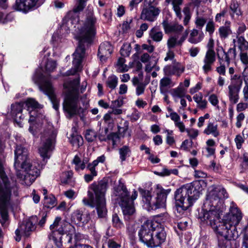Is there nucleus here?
Returning a JSON list of instances; mask_svg holds the SVG:
<instances>
[{
	"instance_id": "obj_44",
	"label": "nucleus",
	"mask_w": 248,
	"mask_h": 248,
	"mask_svg": "<svg viewBox=\"0 0 248 248\" xmlns=\"http://www.w3.org/2000/svg\"><path fill=\"white\" fill-rule=\"evenodd\" d=\"M183 12L184 14L183 24L185 26H187L191 17V13L190 9L188 6H185L183 9Z\"/></svg>"
},
{
	"instance_id": "obj_14",
	"label": "nucleus",
	"mask_w": 248,
	"mask_h": 248,
	"mask_svg": "<svg viewBox=\"0 0 248 248\" xmlns=\"http://www.w3.org/2000/svg\"><path fill=\"white\" fill-rule=\"evenodd\" d=\"M219 196H218V194L217 193V190L216 187L215 186H212L210 187L209 189V191L207 194L206 200V202L204 204V206L208 204V205L211 204L212 206L211 208L209 210H207L206 209H202V212L201 213L200 216V218L201 219V217L203 216L204 212H208L211 211H217V213L218 214L219 217H220V213L219 211L216 208V207L218 205V202L220 201ZM220 219V218H219Z\"/></svg>"
},
{
	"instance_id": "obj_6",
	"label": "nucleus",
	"mask_w": 248,
	"mask_h": 248,
	"mask_svg": "<svg viewBox=\"0 0 248 248\" xmlns=\"http://www.w3.org/2000/svg\"><path fill=\"white\" fill-rule=\"evenodd\" d=\"M108 187V182L104 179L93 182L89 187L88 195L99 218L105 217L107 214L105 193Z\"/></svg>"
},
{
	"instance_id": "obj_58",
	"label": "nucleus",
	"mask_w": 248,
	"mask_h": 248,
	"mask_svg": "<svg viewBox=\"0 0 248 248\" xmlns=\"http://www.w3.org/2000/svg\"><path fill=\"white\" fill-rule=\"evenodd\" d=\"M244 136L240 134L237 135L234 139L236 147L238 149L242 148V144L244 142Z\"/></svg>"
},
{
	"instance_id": "obj_22",
	"label": "nucleus",
	"mask_w": 248,
	"mask_h": 248,
	"mask_svg": "<svg viewBox=\"0 0 248 248\" xmlns=\"http://www.w3.org/2000/svg\"><path fill=\"white\" fill-rule=\"evenodd\" d=\"M112 52V46L108 42L102 43L99 47L98 56L100 60L102 62L106 61L107 58L110 56Z\"/></svg>"
},
{
	"instance_id": "obj_31",
	"label": "nucleus",
	"mask_w": 248,
	"mask_h": 248,
	"mask_svg": "<svg viewBox=\"0 0 248 248\" xmlns=\"http://www.w3.org/2000/svg\"><path fill=\"white\" fill-rule=\"evenodd\" d=\"M193 100L197 103V107L203 110L207 108V101L203 99V95L201 93L195 94L193 97Z\"/></svg>"
},
{
	"instance_id": "obj_62",
	"label": "nucleus",
	"mask_w": 248,
	"mask_h": 248,
	"mask_svg": "<svg viewBox=\"0 0 248 248\" xmlns=\"http://www.w3.org/2000/svg\"><path fill=\"white\" fill-rule=\"evenodd\" d=\"M97 162L93 161L90 163H89L86 168L90 171V173H92L93 175H97V172L95 170V167L97 166Z\"/></svg>"
},
{
	"instance_id": "obj_12",
	"label": "nucleus",
	"mask_w": 248,
	"mask_h": 248,
	"mask_svg": "<svg viewBox=\"0 0 248 248\" xmlns=\"http://www.w3.org/2000/svg\"><path fill=\"white\" fill-rule=\"evenodd\" d=\"M38 86L40 90L47 95L53 105V108L56 110H58L60 101L56 97L54 88L49 80L42 78L39 82Z\"/></svg>"
},
{
	"instance_id": "obj_16",
	"label": "nucleus",
	"mask_w": 248,
	"mask_h": 248,
	"mask_svg": "<svg viewBox=\"0 0 248 248\" xmlns=\"http://www.w3.org/2000/svg\"><path fill=\"white\" fill-rule=\"evenodd\" d=\"M28 150L21 145H17L15 150V169L20 168L23 163L30 161L28 157Z\"/></svg>"
},
{
	"instance_id": "obj_3",
	"label": "nucleus",
	"mask_w": 248,
	"mask_h": 248,
	"mask_svg": "<svg viewBox=\"0 0 248 248\" xmlns=\"http://www.w3.org/2000/svg\"><path fill=\"white\" fill-rule=\"evenodd\" d=\"M5 155L0 149V222L3 227L9 224L7 205L10 200L17 201L19 191L16 182L11 181L4 171Z\"/></svg>"
},
{
	"instance_id": "obj_26",
	"label": "nucleus",
	"mask_w": 248,
	"mask_h": 248,
	"mask_svg": "<svg viewBox=\"0 0 248 248\" xmlns=\"http://www.w3.org/2000/svg\"><path fill=\"white\" fill-rule=\"evenodd\" d=\"M131 81L133 85L136 88V94L137 96H140L143 94L148 83L140 82L139 78L137 77L133 78Z\"/></svg>"
},
{
	"instance_id": "obj_54",
	"label": "nucleus",
	"mask_w": 248,
	"mask_h": 248,
	"mask_svg": "<svg viewBox=\"0 0 248 248\" xmlns=\"http://www.w3.org/2000/svg\"><path fill=\"white\" fill-rule=\"evenodd\" d=\"M240 59L241 62L245 65L244 71H248V54L247 52H241L240 54Z\"/></svg>"
},
{
	"instance_id": "obj_51",
	"label": "nucleus",
	"mask_w": 248,
	"mask_h": 248,
	"mask_svg": "<svg viewBox=\"0 0 248 248\" xmlns=\"http://www.w3.org/2000/svg\"><path fill=\"white\" fill-rule=\"evenodd\" d=\"M107 139H108V140L111 141L112 147L115 148L117 142L120 140V137L117 133L112 132L107 136Z\"/></svg>"
},
{
	"instance_id": "obj_61",
	"label": "nucleus",
	"mask_w": 248,
	"mask_h": 248,
	"mask_svg": "<svg viewBox=\"0 0 248 248\" xmlns=\"http://www.w3.org/2000/svg\"><path fill=\"white\" fill-rule=\"evenodd\" d=\"M243 161L241 166L244 170H248V153H244L242 156Z\"/></svg>"
},
{
	"instance_id": "obj_10",
	"label": "nucleus",
	"mask_w": 248,
	"mask_h": 248,
	"mask_svg": "<svg viewBox=\"0 0 248 248\" xmlns=\"http://www.w3.org/2000/svg\"><path fill=\"white\" fill-rule=\"evenodd\" d=\"M24 105L27 108V110L30 114V118L29 120V123L30 126L29 128V131L34 136H35L38 131L40 130L39 129V124L37 123L39 118L38 117L34 116L36 115V109L41 108V105L34 99L29 98L24 102Z\"/></svg>"
},
{
	"instance_id": "obj_17",
	"label": "nucleus",
	"mask_w": 248,
	"mask_h": 248,
	"mask_svg": "<svg viewBox=\"0 0 248 248\" xmlns=\"http://www.w3.org/2000/svg\"><path fill=\"white\" fill-rule=\"evenodd\" d=\"M45 1V0H16V5L18 10L27 12L40 6Z\"/></svg>"
},
{
	"instance_id": "obj_13",
	"label": "nucleus",
	"mask_w": 248,
	"mask_h": 248,
	"mask_svg": "<svg viewBox=\"0 0 248 248\" xmlns=\"http://www.w3.org/2000/svg\"><path fill=\"white\" fill-rule=\"evenodd\" d=\"M214 42L210 38L207 44V50L203 60L202 70L205 74H207L212 70V65L216 61V53L214 50Z\"/></svg>"
},
{
	"instance_id": "obj_8",
	"label": "nucleus",
	"mask_w": 248,
	"mask_h": 248,
	"mask_svg": "<svg viewBox=\"0 0 248 248\" xmlns=\"http://www.w3.org/2000/svg\"><path fill=\"white\" fill-rule=\"evenodd\" d=\"M115 194L117 197V199L122 208L124 218H128L129 216L133 215L135 212L134 201L137 198V191L134 190L130 197L129 192L124 184L119 182Z\"/></svg>"
},
{
	"instance_id": "obj_23",
	"label": "nucleus",
	"mask_w": 248,
	"mask_h": 248,
	"mask_svg": "<svg viewBox=\"0 0 248 248\" xmlns=\"http://www.w3.org/2000/svg\"><path fill=\"white\" fill-rule=\"evenodd\" d=\"M162 24L166 33L175 32L178 34L181 32L184 29L182 25L178 23L170 24L167 20H164Z\"/></svg>"
},
{
	"instance_id": "obj_4",
	"label": "nucleus",
	"mask_w": 248,
	"mask_h": 248,
	"mask_svg": "<svg viewBox=\"0 0 248 248\" xmlns=\"http://www.w3.org/2000/svg\"><path fill=\"white\" fill-rule=\"evenodd\" d=\"M204 185L205 183L203 180L195 181L182 186L175 191L174 212L177 217H181L186 210L198 199Z\"/></svg>"
},
{
	"instance_id": "obj_56",
	"label": "nucleus",
	"mask_w": 248,
	"mask_h": 248,
	"mask_svg": "<svg viewBox=\"0 0 248 248\" xmlns=\"http://www.w3.org/2000/svg\"><path fill=\"white\" fill-rule=\"evenodd\" d=\"M177 38V36H173L169 38L167 42V46L169 49L174 48L178 45Z\"/></svg>"
},
{
	"instance_id": "obj_1",
	"label": "nucleus",
	"mask_w": 248,
	"mask_h": 248,
	"mask_svg": "<svg viewBox=\"0 0 248 248\" xmlns=\"http://www.w3.org/2000/svg\"><path fill=\"white\" fill-rule=\"evenodd\" d=\"M242 218V213L233 202L231 203L229 212L223 216L221 221L217 211L205 212L201 217V220L210 225L217 235L220 248H227L230 245V241L238 237L236 227Z\"/></svg>"
},
{
	"instance_id": "obj_7",
	"label": "nucleus",
	"mask_w": 248,
	"mask_h": 248,
	"mask_svg": "<svg viewBox=\"0 0 248 248\" xmlns=\"http://www.w3.org/2000/svg\"><path fill=\"white\" fill-rule=\"evenodd\" d=\"M79 84L78 78L66 81L63 84L66 95L63 104V108L69 117H72L78 112Z\"/></svg>"
},
{
	"instance_id": "obj_21",
	"label": "nucleus",
	"mask_w": 248,
	"mask_h": 248,
	"mask_svg": "<svg viewBox=\"0 0 248 248\" xmlns=\"http://www.w3.org/2000/svg\"><path fill=\"white\" fill-rule=\"evenodd\" d=\"M140 191L142 197V201L144 203L143 206L145 208L148 210L156 209L157 208L155 207V201H152V197L151 192L142 189H140Z\"/></svg>"
},
{
	"instance_id": "obj_53",
	"label": "nucleus",
	"mask_w": 248,
	"mask_h": 248,
	"mask_svg": "<svg viewBox=\"0 0 248 248\" xmlns=\"http://www.w3.org/2000/svg\"><path fill=\"white\" fill-rule=\"evenodd\" d=\"M131 47L129 44H124L120 49V53L123 57H128L130 55Z\"/></svg>"
},
{
	"instance_id": "obj_33",
	"label": "nucleus",
	"mask_w": 248,
	"mask_h": 248,
	"mask_svg": "<svg viewBox=\"0 0 248 248\" xmlns=\"http://www.w3.org/2000/svg\"><path fill=\"white\" fill-rule=\"evenodd\" d=\"M183 3V0H171L173 10L179 20H181L182 18L181 6L182 5Z\"/></svg>"
},
{
	"instance_id": "obj_39",
	"label": "nucleus",
	"mask_w": 248,
	"mask_h": 248,
	"mask_svg": "<svg viewBox=\"0 0 248 248\" xmlns=\"http://www.w3.org/2000/svg\"><path fill=\"white\" fill-rule=\"evenodd\" d=\"M120 158L122 162L126 160L127 157L130 156L131 150L129 146L125 145L119 149Z\"/></svg>"
},
{
	"instance_id": "obj_38",
	"label": "nucleus",
	"mask_w": 248,
	"mask_h": 248,
	"mask_svg": "<svg viewBox=\"0 0 248 248\" xmlns=\"http://www.w3.org/2000/svg\"><path fill=\"white\" fill-rule=\"evenodd\" d=\"M225 60L227 65H229L231 61L235 59L236 56V49L235 47L230 48L227 52H224Z\"/></svg>"
},
{
	"instance_id": "obj_5",
	"label": "nucleus",
	"mask_w": 248,
	"mask_h": 248,
	"mask_svg": "<svg viewBox=\"0 0 248 248\" xmlns=\"http://www.w3.org/2000/svg\"><path fill=\"white\" fill-rule=\"evenodd\" d=\"M138 234L140 240L150 248L160 246L166 238L164 228L155 219H148L144 222Z\"/></svg>"
},
{
	"instance_id": "obj_43",
	"label": "nucleus",
	"mask_w": 248,
	"mask_h": 248,
	"mask_svg": "<svg viewBox=\"0 0 248 248\" xmlns=\"http://www.w3.org/2000/svg\"><path fill=\"white\" fill-rule=\"evenodd\" d=\"M218 32L221 38H226L232 33V30L229 26H221L218 29Z\"/></svg>"
},
{
	"instance_id": "obj_63",
	"label": "nucleus",
	"mask_w": 248,
	"mask_h": 248,
	"mask_svg": "<svg viewBox=\"0 0 248 248\" xmlns=\"http://www.w3.org/2000/svg\"><path fill=\"white\" fill-rule=\"evenodd\" d=\"M192 141L188 140H185L181 145V149L185 151L188 152L190 151V148L192 146Z\"/></svg>"
},
{
	"instance_id": "obj_9",
	"label": "nucleus",
	"mask_w": 248,
	"mask_h": 248,
	"mask_svg": "<svg viewBox=\"0 0 248 248\" xmlns=\"http://www.w3.org/2000/svg\"><path fill=\"white\" fill-rule=\"evenodd\" d=\"M16 175L21 184L31 186L40 175V170L31 164L30 161L23 163L20 168L16 169Z\"/></svg>"
},
{
	"instance_id": "obj_32",
	"label": "nucleus",
	"mask_w": 248,
	"mask_h": 248,
	"mask_svg": "<svg viewBox=\"0 0 248 248\" xmlns=\"http://www.w3.org/2000/svg\"><path fill=\"white\" fill-rule=\"evenodd\" d=\"M24 102L16 103L11 105V114L16 121H17L18 115L22 111Z\"/></svg>"
},
{
	"instance_id": "obj_64",
	"label": "nucleus",
	"mask_w": 248,
	"mask_h": 248,
	"mask_svg": "<svg viewBox=\"0 0 248 248\" xmlns=\"http://www.w3.org/2000/svg\"><path fill=\"white\" fill-rule=\"evenodd\" d=\"M174 174L175 175H177L178 173V170L177 169H171L168 170L167 169H164L162 172L160 173V175L164 176H168L170 174Z\"/></svg>"
},
{
	"instance_id": "obj_60",
	"label": "nucleus",
	"mask_w": 248,
	"mask_h": 248,
	"mask_svg": "<svg viewBox=\"0 0 248 248\" xmlns=\"http://www.w3.org/2000/svg\"><path fill=\"white\" fill-rule=\"evenodd\" d=\"M220 199H227L228 198V194L226 189L221 186L216 187Z\"/></svg>"
},
{
	"instance_id": "obj_46",
	"label": "nucleus",
	"mask_w": 248,
	"mask_h": 248,
	"mask_svg": "<svg viewBox=\"0 0 248 248\" xmlns=\"http://www.w3.org/2000/svg\"><path fill=\"white\" fill-rule=\"evenodd\" d=\"M125 60L124 58H120L117 63V66L118 67V71L120 72H124L127 71L128 70V66L124 64Z\"/></svg>"
},
{
	"instance_id": "obj_50",
	"label": "nucleus",
	"mask_w": 248,
	"mask_h": 248,
	"mask_svg": "<svg viewBox=\"0 0 248 248\" xmlns=\"http://www.w3.org/2000/svg\"><path fill=\"white\" fill-rule=\"evenodd\" d=\"M206 19L202 16H197L195 18V24L196 28L199 30H202L206 23Z\"/></svg>"
},
{
	"instance_id": "obj_25",
	"label": "nucleus",
	"mask_w": 248,
	"mask_h": 248,
	"mask_svg": "<svg viewBox=\"0 0 248 248\" xmlns=\"http://www.w3.org/2000/svg\"><path fill=\"white\" fill-rule=\"evenodd\" d=\"M228 97L230 101L235 104L237 103L239 99V92L241 88L233 87L232 86H228Z\"/></svg>"
},
{
	"instance_id": "obj_30",
	"label": "nucleus",
	"mask_w": 248,
	"mask_h": 248,
	"mask_svg": "<svg viewBox=\"0 0 248 248\" xmlns=\"http://www.w3.org/2000/svg\"><path fill=\"white\" fill-rule=\"evenodd\" d=\"M7 0H0V8L6 9L7 7ZM13 17L11 14H8L5 16L2 12H0V23H6L8 21H11Z\"/></svg>"
},
{
	"instance_id": "obj_19",
	"label": "nucleus",
	"mask_w": 248,
	"mask_h": 248,
	"mask_svg": "<svg viewBox=\"0 0 248 248\" xmlns=\"http://www.w3.org/2000/svg\"><path fill=\"white\" fill-rule=\"evenodd\" d=\"M160 12V9L153 6L143 8L140 14V18L151 22L155 21Z\"/></svg>"
},
{
	"instance_id": "obj_35",
	"label": "nucleus",
	"mask_w": 248,
	"mask_h": 248,
	"mask_svg": "<svg viewBox=\"0 0 248 248\" xmlns=\"http://www.w3.org/2000/svg\"><path fill=\"white\" fill-rule=\"evenodd\" d=\"M231 83L229 86L241 88L243 84V77L240 74H234L230 77Z\"/></svg>"
},
{
	"instance_id": "obj_47",
	"label": "nucleus",
	"mask_w": 248,
	"mask_h": 248,
	"mask_svg": "<svg viewBox=\"0 0 248 248\" xmlns=\"http://www.w3.org/2000/svg\"><path fill=\"white\" fill-rule=\"evenodd\" d=\"M237 42L239 47L241 50L248 49V42L243 36H237Z\"/></svg>"
},
{
	"instance_id": "obj_37",
	"label": "nucleus",
	"mask_w": 248,
	"mask_h": 248,
	"mask_svg": "<svg viewBox=\"0 0 248 248\" xmlns=\"http://www.w3.org/2000/svg\"><path fill=\"white\" fill-rule=\"evenodd\" d=\"M169 73L171 75L180 76L185 70V67L180 63H176L173 66H169Z\"/></svg>"
},
{
	"instance_id": "obj_11",
	"label": "nucleus",
	"mask_w": 248,
	"mask_h": 248,
	"mask_svg": "<svg viewBox=\"0 0 248 248\" xmlns=\"http://www.w3.org/2000/svg\"><path fill=\"white\" fill-rule=\"evenodd\" d=\"M55 137V134L51 130L42 138V145L39 148V153L44 160L50 157V153L54 148Z\"/></svg>"
},
{
	"instance_id": "obj_20",
	"label": "nucleus",
	"mask_w": 248,
	"mask_h": 248,
	"mask_svg": "<svg viewBox=\"0 0 248 248\" xmlns=\"http://www.w3.org/2000/svg\"><path fill=\"white\" fill-rule=\"evenodd\" d=\"M35 229L34 225L31 220H28L26 223H22L15 231L16 240L19 241L21 240L20 233L28 236L30 235V232L34 231Z\"/></svg>"
},
{
	"instance_id": "obj_48",
	"label": "nucleus",
	"mask_w": 248,
	"mask_h": 248,
	"mask_svg": "<svg viewBox=\"0 0 248 248\" xmlns=\"http://www.w3.org/2000/svg\"><path fill=\"white\" fill-rule=\"evenodd\" d=\"M57 63L56 61L52 59L47 60L45 64V68L46 71L53 72L56 68Z\"/></svg>"
},
{
	"instance_id": "obj_41",
	"label": "nucleus",
	"mask_w": 248,
	"mask_h": 248,
	"mask_svg": "<svg viewBox=\"0 0 248 248\" xmlns=\"http://www.w3.org/2000/svg\"><path fill=\"white\" fill-rule=\"evenodd\" d=\"M69 139L70 142L73 146L78 147L82 144L83 139L80 135L73 134Z\"/></svg>"
},
{
	"instance_id": "obj_49",
	"label": "nucleus",
	"mask_w": 248,
	"mask_h": 248,
	"mask_svg": "<svg viewBox=\"0 0 248 248\" xmlns=\"http://www.w3.org/2000/svg\"><path fill=\"white\" fill-rule=\"evenodd\" d=\"M171 94L173 97L182 98L185 94V91L182 87L179 86L172 90Z\"/></svg>"
},
{
	"instance_id": "obj_24",
	"label": "nucleus",
	"mask_w": 248,
	"mask_h": 248,
	"mask_svg": "<svg viewBox=\"0 0 248 248\" xmlns=\"http://www.w3.org/2000/svg\"><path fill=\"white\" fill-rule=\"evenodd\" d=\"M197 29H192L190 32L188 41L194 44H196L201 42L204 37L202 31Z\"/></svg>"
},
{
	"instance_id": "obj_15",
	"label": "nucleus",
	"mask_w": 248,
	"mask_h": 248,
	"mask_svg": "<svg viewBox=\"0 0 248 248\" xmlns=\"http://www.w3.org/2000/svg\"><path fill=\"white\" fill-rule=\"evenodd\" d=\"M71 225L68 222L62 220L61 217H57L55 218L54 222L50 226V229L52 231V235L54 240L57 238L56 233H58L60 235L66 233L68 229L71 227Z\"/></svg>"
},
{
	"instance_id": "obj_28",
	"label": "nucleus",
	"mask_w": 248,
	"mask_h": 248,
	"mask_svg": "<svg viewBox=\"0 0 248 248\" xmlns=\"http://www.w3.org/2000/svg\"><path fill=\"white\" fill-rule=\"evenodd\" d=\"M174 84L172 83L170 78L168 77H164L160 81L159 88L161 93L166 94L168 90L173 87Z\"/></svg>"
},
{
	"instance_id": "obj_59",
	"label": "nucleus",
	"mask_w": 248,
	"mask_h": 248,
	"mask_svg": "<svg viewBox=\"0 0 248 248\" xmlns=\"http://www.w3.org/2000/svg\"><path fill=\"white\" fill-rule=\"evenodd\" d=\"M215 30V25L212 20L209 21L206 25V31L211 36Z\"/></svg>"
},
{
	"instance_id": "obj_55",
	"label": "nucleus",
	"mask_w": 248,
	"mask_h": 248,
	"mask_svg": "<svg viewBox=\"0 0 248 248\" xmlns=\"http://www.w3.org/2000/svg\"><path fill=\"white\" fill-rule=\"evenodd\" d=\"M73 175L72 171L63 172L61 176V181L62 183L66 184L71 179Z\"/></svg>"
},
{
	"instance_id": "obj_42",
	"label": "nucleus",
	"mask_w": 248,
	"mask_h": 248,
	"mask_svg": "<svg viewBox=\"0 0 248 248\" xmlns=\"http://www.w3.org/2000/svg\"><path fill=\"white\" fill-rule=\"evenodd\" d=\"M118 82V78L113 75L108 77L106 81L107 85L111 89H114L117 86Z\"/></svg>"
},
{
	"instance_id": "obj_45",
	"label": "nucleus",
	"mask_w": 248,
	"mask_h": 248,
	"mask_svg": "<svg viewBox=\"0 0 248 248\" xmlns=\"http://www.w3.org/2000/svg\"><path fill=\"white\" fill-rule=\"evenodd\" d=\"M56 199L53 196L49 197L45 196L44 200V204L47 208H52L55 205Z\"/></svg>"
},
{
	"instance_id": "obj_18",
	"label": "nucleus",
	"mask_w": 248,
	"mask_h": 248,
	"mask_svg": "<svg viewBox=\"0 0 248 248\" xmlns=\"http://www.w3.org/2000/svg\"><path fill=\"white\" fill-rule=\"evenodd\" d=\"M170 192V189H165L160 185L156 186L155 193L156 197L155 201V207L157 209L165 206L167 196Z\"/></svg>"
},
{
	"instance_id": "obj_2",
	"label": "nucleus",
	"mask_w": 248,
	"mask_h": 248,
	"mask_svg": "<svg viewBox=\"0 0 248 248\" xmlns=\"http://www.w3.org/2000/svg\"><path fill=\"white\" fill-rule=\"evenodd\" d=\"M96 18L91 14L87 16L82 26L80 28L78 27V30L76 31V37L78 40V45L73 54V67L67 71L63 76L73 75L81 70L82 62L85 55V46L92 42L96 33Z\"/></svg>"
},
{
	"instance_id": "obj_52",
	"label": "nucleus",
	"mask_w": 248,
	"mask_h": 248,
	"mask_svg": "<svg viewBox=\"0 0 248 248\" xmlns=\"http://www.w3.org/2000/svg\"><path fill=\"white\" fill-rule=\"evenodd\" d=\"M85 137L88 142L93 141L96 137L95 132L93 130H87L85 132Z\"/></svg>"
},
{
	"instance_id": "obj_40",
	"label": "nucleus",
	"mask_w": 248,
	"mask_h": 248,
	"mask_svg": "<svg viewBox=\"0 0 248 248\" xmlns=\"http://www.w3.org/2000/svg\"><path fill=\"white\" fill-rule=\"evenodd\" d=\"M82 212L79 210H77L72 213L71 220L76 224H79L81 222L84 223V221H82Z\"/></svg>"
},
{
	"instance_id": "obj_27",
	"label": "nucleus",
	"mask_w": 248,
	"mask_h": 248,
	"mask_svg": "<svg viewBox=\"0 0 248 248\" xmlns=\"http://www.w3.org/2000/svg\"><path fill=\"white\" fill-rule=\"evenodd\" d=\"M230 15L232 19H235L242 15L239 3L234 0H232L230 5Z\"/></svg>"
},
{
	"instance_id": "obj_29",
	"label": "nucleus",
	"mask_w": 248,
	"mask_h": 248,
	"mask_svg": "<svg viewBox=\"0 0 248 248\" xmlns=\"http://www.w3.org/2000/svg\"><path fill=\"white\" fill-rule=\"evenodd\" d=\"M203 133L208 135H212L214 137H217L219 135L217 129V124L215 123L209 122Z\"/></svg>"
},
{
	"instance_id": "obj_57",
	"label": "nucleus",
	"mask_w": 248,
	"mask_h": 248,
	"mask_svg": "<svg viewBox=\"0 0 248 248\" xmlns=\"http://www.w3.org/2000/svg\"><path fill=\"white\" fill-rule=\"evenodd\" d=\"M112 220L113 224L115 227L121 228L124 226L123 223L120 220L117 214H114L113 215Z\"/></svg>"
},
{
	"instance_id": "obj_34",
	"label": "nucleus",
	"mask_w": 248,
	"mask_h": 248,
	"mask_svg": "<svg viewBox=\"0 0 248 248\" xmlns=\"http://www.w3.org/2000/svg\"><path fill=\"white\" fill-rule=\"evenodd\" d=\"M76 5L72 11L69 12V16H71L73 14H78L82 11L86 5V2L88 0H76Z\"/></svg>"
},
{
	"instance_id": "obj_36",
	"label": "nucleus",
	"mask_w": 248,
	"mask_h": 248,
	"mask_svg": "<svg viewBox=\"0 0 248 248\" xmlns=\"http://www.w3.org/2000/svg\"><path fill=\"white\" fill-rule=\"evenodd\" d=\"M151 38L155 42H160L163 38V33L160 31L157 27H154L150 31Z\"/></svg>"
}]
</instances>
